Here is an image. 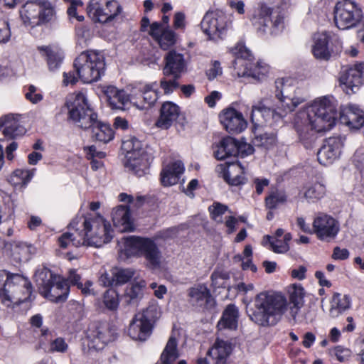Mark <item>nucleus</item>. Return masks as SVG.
Masks as SVG:
<instances>
[{
	"label": "nucleus",
	"instance_id": "nucleus-1",
	"mask_svg": "<svg viewBox=\"0 0 364 364\" xmlns=\"http://www.w3.org/2000/svg\"><path fill=\"white\" fill-rule=\"evenodd\" d=\"M275 104L272 97H263L252 105L250 120L255 127L267 123L272 125L281 120L284 112L296 107V80L294 77L278 78L275 80Z\"/></svg>",
	"mask_w": 364,
	"mask_h": 364
},
{
	"label": "nucleus",
	"instance_id": "nucleus-2",
	"mask_svg": "<svg viewBox=\"0 0 364 364\" xmlns=\"http://www.w3.org/2000/svg\"><path fill=\"white\" fill-rule=\"evenodd\" d=\"M114 230L110 223L100 216H81L75 218L70 223L69 231L58 239L63 248L70 244L75 247L88 246L100 248L111 242Z\"/></svg>",
	"mask_w": 364,
	"mask_h": 364
},
{
	"label": "nucleus",
	"instance_id": "nucleus-3",
	"mask_svg": "<svg viewBox=\"0 0 364 364\" xmlns=\"http://www.w3.org/2000/svg\"><path fill=\"white\" fill-rule=\"evenodd\" d=\"M69 118L82 129H91L92 136L104 143L114 138L111 127L97 121V115L90 107L85 92L80 91L68 95L66 100Z\"/></svg>",
	"mask_w": 364,
	"mask_h": 364
},
{
	"label": "nucleus",
	"instance_id": "nucleus-4",
	"mask_svg": "<svg viewBox=\"0 0 364 364\" xmlns=\"http://www.w3.org/2000/svg\"><path fill=\"white\" fill-rule=\"evenodd\" d=\"M287 300L280 292H262L257 295L250 319L258 325L276 324L287 309Z\"/></svg>",
	"mask_w": 364,
	"mask_h": 364
},
{
	"label": "nucleus",
	"instance_id": "nucleus-5",
	"mask_svg": "<svg viewBox=\"0 0 364 364\" xmlns=\"http://www.w3.org/2000/svg\"><path fill=\"white\" fill-rule=\"evenodd\" d=\"M119 245L121 257H144L149 268L156 269L160 267L161 253L152 239L129 236L122 239Z\"/></svg>",
	"mask_w": 364,
	"mask_h": 364
},
{
	"label": "nucleus",
	"instance_id": "nucleus-6",
	"mask_svg": "<svg viewBox=\"0 0 364 364\" xmlns=\"http://www.w3.org/2000/svg\"><path fill=\"white\" fill-rule=\"evenodd\" d=\"M31 294V284L19 274L10 275L0 270V299L6 306L27 301Z\"/></svg>",
	"mask_w": 364,
	"mask_h": 364
},
{
	"label": "nucleus",
	"instance_id": "nucleus-7",
	"mask_svg": "<svg viewBox=\"0 0 364 364\" xmlns=\"http://www.w3.org/2000/svg\"><path fill=\"white\" fill-rule=\"evenodd\" d=\"M235 57L232 63L235 74L239 77H251L262 80L269 72V66L263 61L253 62L251 51L243 44H237L232 50Z\"/></svg>",
	"mask_w": 364,
	"mask_h": 364
},
{
	"label": "nucleus",
	"instance_id": "nucleus-8",
	"mask_svg": "<svg viewBox=\"0 0 364 364\" xmlns=\"http://www.w3.org/2000/svg\"><path fill=\"white\" fill-rule=\"evenodd\" d=\"M337 105L332 97H323L306 108L309 123L317 132L330 130L337 119Z\"/></svg>",
	"mask_w": 364,
	"mask_h": 364
},
{
	"label": "nucleus",
	"instance_id": "nucleus-9",
	"mask_svg": "<svg viewBox=\"0 0 364 364\" xmlns=\"http://www.w3.org/2000/svg\"><path fill=\"white\" fill-rule=\"evenodd\" d=\"M122 149L124 152V166L129 171L138 177L149 173L152 158L139 140L132 137L123 141Z\"/></svg>",
	"mask_w": 364,
	"mask_h": 364
},
{
	"label": "nucleus",
	"instance_id": "nucleus-10",
	"mask_svg": "<svg viewBox=\"0 0 364 364\" xmlns=\"http://www.w3.org/2000/svg\"><path fill=\"white\" fill-rule=\"evenodd\" d=\"M74 68L79 80L83 83H92L105 74V59L98 51L82 52L75 60Z\"/></svg>",
	"mask_w": 364,
	"mask_h": 364
},
{
	"label": "nucleus",
	"instance_id": "nucleus-11",
	"mask_svg": "<svg viewBox=\"0 0 364 364\" xmlns=\"http://www.w3.org/2000/svg\"><path fill=\"white\" fill-rule=\"evenodd\" d=\"M250 20L261 36H277L283 31L285 26L283 16L264 4L259 6Z\"/></svg>",
	"mask_w": 364,
	"mask_h": 364
},
{
	"label": "nucleus",
	"instance_id": "nucleus-12",
	"mask_svg": "<svg viewBox=\"0 0 364 364\" xmlns=\"http://www.w3.org/2000/svg\"><path fill=\"white\" fill-rule=\"evenodd\" d=\"M231 25L230 17L220 10L208 11L200 23L203 32L209 40L215 42L226 36Z\"/></svg>",
	"mask_w": 364,
	"mask_h": 364
},
{
	"label": "nucleus",
	"instance_id": "nucleus-13",
	"mask_svg": "<svg viewBox=\"0 0 364 364\" xmlns=\"http://www.w3.org/2000/svg\"><path fill=\"white\" fill-rule=\"evenodd\" d=\"M363 13L360 6L353 0H343L336 4L334 9V21L339 29L356 27L362 21Z\"/></svg>",
	"mask_w": 364,
	"mask_h": 364
},
{
	"label": "nucleus",
	"instance_id": "nucleus-14",
	"mask_svg": "<svg viewBox=\"0 0 364 364\" xmlns=\"http://www.w3.org/2000/svg\"><path fill=\"white\" fill-rule=\"evenodd\" d=\"M138 90L133 85L127 86L125 89L109 85L105 88L104 93L112 109L125 110L130 105L135 107H143V105L138 103Z\"/></svg>",
	"mask_w": 364,
	"mask_h": 364
},
{
	"label": "nucleus",
	"instance_id": "nucleus-15",
	"mask_svg": "<svg viewBox=\"0 0 364 364\" xmlns=\"http://www.w3.org/2000/svg\"><path fill=\"white\" fill-rule=\"evenodd\" d=\"M88 16L95 22L109 23L122 12V7L116 0H90L87 6Z\"/></svg>",
	"mask_w": 364,
	"mask_h": 364
},
{
	"label": "nucleus",
	"instance_id": "nucleus-16",
	"mask_svg": "<svg viewBox=\"0 0 364 364\" xmlns=\"http://www.w3.org/2000/svg\"><path fill=\"white\" fill-rule=\"evenodd\" d=\"M313 230L318 240L330 242L337 237L340 224L332 216L319 213L314 220Z\"/></svg>",
	"mask_w": 364,
	"mask_h": 364
},
{
	"label": "nucleus",
	"instance_id": "nucleus-17",
	"mask_svg": "<svg viewBox=\"0 0 364 364\" xmlns=\"http://www.w3.org/2000/svg\"><path fill=\"white\" fill-rule=\"evenodd\" d=\"M339 81L346 94L355 93V90L364 83V63H356L343 70Z\"/></svg>",
	"mask_w": 364,
	"mask_h": 364
},
{
	"label": "nucleus",
	"instance_id": "nucleus-18",
	"mask_svg": "<svg viewBox=\"0 0 364 364\" xmlns=\"http://www.w3.org/2000/svg\"><path fill=\"white\" fill-rule=\"evenodd\" d=\"M343 145L344 139L341 136L328 138L317 152L320 164L323 165L332 164L340 156Z\"/></svg>",
	"mask_w": 364,
	"mask_h": 364
},
{
	"label": "nucleus",
	"instance_id": "nucleus-19",
	"mask_svg": "<svg viewBox=\"0 0 364 364\" xmlns=\"http://www.w3.org/2000/svg\"><path fill=\"white\" fill-rule=\"evenodd\" d=\"M219 118L220 123L229 133H240L247 127V122L242 114L232 107L223 110Z\"/></svg>",
	"mask_w": 364,
	"mask_h": 364
},
{
	"label": "nucleus",
	"instance_id": "nucleus-20",
	"mask_svg": "<svg viewBox=\"0 0 364 364\" xmlns=\"http://www.w3.org/2000/svg\"><path fill=\"white\" fill-rule=\"evenodd\" d=\"M331 38V34L327 31L314 34L311 52L316 59L325 61L331 59L333 53Z\"/></svg>",
	"mask_w": 364,
	"mask_h": 364
},
{
	"label": "nucleus",
	"instance_id": "nucleus-21",
	"mask_svg": "<svg viewBox=\"0 0 364 364\" xmlns=\"http://www.w3.org/2000/svg\"><path fill=\"white\" fill-rule=\"evenodd\" d=\"M164 75H172L179 78L186 71L187 63L183 54L176 50L168 51L165 58Z\"/></svg>",
	"mask_w": 364,
	"mask_h": 364
},
{
	"label": "nucleus",
	"instance_id": "nucleus-22",
	"mask_svg": "<svg viewBox=\"0 0 364 364\" xmlns=\"http://www.w3.org/2000/svg\"><path fill=\"white\" fill-rule=\"evenodd\" d=\"M149 35L164 50H167L176 42V35L175 32L169 27H166L159 22H154L151 23Z\"/></svg>",
	"mask_w": 364,
	"mask_h": 364
},
{
	"label": "nucleus",
	"instance_id": "nucleus-23",
	"mask_svg": "<svg viewBox=\"0 0 364 364\" xmlns=\"http://www.w3.org/2000/svg\"><path fill=\"white\" fill-rule=\"evenodd\" d=\"M341 122L350 129H360L364 124V112L355 105L341 107Z\"/></svg>",
	"mask_w": 364,
	"mask_h": 364
},
{
	"label": "nucleus",
	"instance_id": "nucleus-24",
	"mask_svg": "<svg viewBox=\"0 0 364 364\" xmlns=\"http://www.w3.org/2000/svg\"><path fill=\"white\" fill-rule=\"evenodd\" d=\"M21 115L9 114L0 118V130L6 138H15L25 134V128L20 124ZM2 139L0 137V140Z\"/></svg>",
	"mask_w": 364,
	"mask_h": 364
},
{
	"label": "nucleus",
	"instance_id": "nucleus-25",
	"mask_svg": "<svg viewBox=\"0 0 364 364\" xmlns=\"http://www.w3.org/2000/svg\"><path fill=\"white\" fill-rule=\"evenodd\" d=\"M292 236L289 232H284L283 229H277L274 235H266L263 239V245H269L270 249L275 253L284 254L289 250V242Z\"/></svg>",
	"mask_w": 364,
	"mask_h": 364
},
{
	"label": "nucleus",
	"instance_id": "nucleus-26",
	"mask_svg": "<svg viewBox=\"0 0 364 364\" xmlns=\"http://www.w3.org/2000/svg\"><path fill=\"white\" fill-rule=\"evenodd\" d=\"M180 107L172 102H164L160 109V116L156 126L161 129H168L179 117Z\"/></svg>",
	"mask_w": 364,
	"mask_h": 364
},
{
	"label": "nucleus",
	"instance_id": "nucleus-27",
	"mask_svg": "<svg viewBox=\"0 0 364 364\" xmlns=\"http://www.w3.org/2000/svg\"><path fill=\"white\" fill-rule=\"evenodd\" d=\"M154 326L136 314L128 328L129 336L134 341H145L151 336Z\"/></svg>",
	"mask_w": 364,
	"mask_h": 364
},
{
	"label": "nucleus",
	"instance_id": "nucleus-28",
	"mask_svg": "<svg viewBox=\"0 0 364 364\" xmlns=\"http://www.w3.org/2000/svg\"><path fill=\"white\" fill-rule=\"evenodd\" d=\"M112 218L114 226L121 232L132 231L134 221L129 207L119 205L113 209Z\"/></svg>",
	"mask_w": 364,
	"mask_h": 364
},
{
	"label": "nucleus",
	"instance_id": "nucleus-29",
	"mask_svg": "<svg viewBox=\"0 0 364 364\" xmlns=\"http://www.w3.org/2000/svg\"><path fill=\"white\" fill-rule=\"evenodd\" d=\"M224 179L232 186H239L245 182L244 167L237 161L227 162L220 165Z\"/></svg>",
	"mask_w": 364,
	"mask_h": 364
},
{
	"label": "nucleus",
	"instance_id": "nucleus-30",
	"mask_svg": "<svg viewBox=\"0 0 364 364\" xmlns=\"http://www.w3.org/2000/svg\"><path fill=\"white\" fill-rule=\"evenodd\" d=\"M88 344L90 348L100 350L109 341H112L110 332L105 326H92L87 331Z\"/></svg>",
	"mask_w": 364,
	"mask_h": 364
},
{
	"label": "nucleus",
	"instance_id": "nucleus-31",
	"mask_svg": "<svg viewBox=\"0 0 364 364\" xmlns=\"http://www.w3.org/2000/svg\"><path fill=\"white\" fill-rule=\"evenodd\" d=\"M134 87L139 90L137 92L138 103L143 105V107H136L138 109L143 110L154 105L158 99L156 82L146 85L139 83Z\"/></svg>",
	"mask_w": 364,
	"mask_h": 364
},
{
	"label": "nucleus",
	"instance_id": "nucleus-32",
	"mask_svg": "<svg viewBox=\"0 0 364 364\" xmlns=\"http://www.w3.org/2000/svg\"><path fill=\"white\" fill-rule=\"evenodd\" d=\"M185 170L181 161H176L165 166L161 172V181L164 186L176 184Z\"/></svg>",
	"mask_w": 364,
	"mask_h": 364
},
{
	"label": "nucleus",
	"instance_id": "nucleus-33",
	"mask_svg": "<svg viewBox=\"0 0 364 364\" xmlns=\"http://www.w3.org/2000/svg\"><path fill=\"white\" fill-rule=\"evenodd\" d=\"M188 297L193 306L203 308L210 302L211 294L205 284H198L188 289Z\"/></svg>",
	"mask_w": 364,
	"mask_h": 364
},
{
	"label": "nucleus",
	"instance_id": "nucleus-34",
	"mask_svg": "<svg viewBox=\"0 0 364 364\" xmlns=\"http://www.w3.org/2000/svg\"><path fill=\"white\" fill-rule=\"evenodd\" d=\"M48 289V292H43L42 295L55 302L65 300L69 293L68 283L60 276L55 279Z\"/></svg>",
	"mask_w": 364,
	"mask_h": 364
},
{
	"label": "nucleus",
	"instance_id": "nucleus-35",
	"mask_svg": "<svg viewBox=\"0 0 364 364\" xmlns=\"http://www.w3.org/2000/svg\"><path fill=\"white\" fill-rule=\"evenodd\" d=\"M232 350V346L229 341L217 338L208 354L215 360V364H225Z\"/></svg>",
	"mask_w": 364,
	"mask_h": 364
},
{
	"label": "nucleus",
	"instance_id": "nucleus-36",
	"mask_svg": "<svg viewBox=\"0 0 364 364\" xmlns=\"http://www.w3.org/2000/svg\"><path fill=\"white\" fill-rule=\"evenodd\" d=\"M39 0L28 1L21 9L20 15L23 23L32 27L40 24Z\"/></svg>",
	"mask_w": 364,
	"mask_h": 364
},
{
	"label": "nucleus",
	"instance_id": "nucleus-37",
	"mask_svg": "<svg viewBox=\"0 0 364 364\" xmlns=\"http://www.w3.org/2000/svg\"><path fill=\"white\" fill-rule=\"evenodd\" d=\"M239 309L232 304H228L224 309L222 316L218 322V331L225 329L235 330L237 328Z\"/></svg>",
	"mask_w": 364,
	"mask_h": 364
},
{
	"label": "nucleus",
	"instance_id": "nucleus-38",
	"mask_svg": "<svg viewBox=\"0 0 364 364\" xmlns=\"http://www.w3.org/2000/svg\"><path fill=\"white\" fill-rule=\"evenodd\" d=\"M11 257L17 262H26L37 252L36 248L31 244L22 241H14L10 244Z\"/></svg>",
	"mask_w": 364,
	"mask_h": 364
},
{
	"label": "nucleus",
	"instance_id": "nucleus-39",
	"mask_svg": "<svg viewBox=\"0 0 364 364\" xmlns=\"http://www.w3.org/2000/svg\"><path fill=\"white\" fill-rule=\"evenodd\" d=\"M325 193V186L316 181L306 182L299 191L300 196L309 202L322 198Z\"/></svg>",
	"mask_w": 364,
	"mask_h": 364
},
{
	"label": "nucleus",
	"instance_id": "nucleus-40",
	"mask_svg": "<svg viewBox=\"0 0 364 364\" xmlns=\"http://www.w3.org/2000/svg\"><path fill=\"white\" fill-rule=\"evenodd\" d=\"M41 55L47 61L51 71L57 70L63 61V55L60 50L50 46L38 47Z\"/></svg>",
	"mask_w": 364,
	"mask_h": 364
},
{
	"label": "nucleus",
	"instance_id": "nucleus-41",
	"mask_svg": "<svg viewBox=\"0 0 364 364\" xmlns=\"http://www.w3.org/2000/svg\"><path fill=\"white\" fill-rule=\"evenodd\" d=\"M351 306V301L348 295H342L340 293H334L331 301L329 316L337 318L344 311L349 309Z\"/></svg>",
	"mask_w": 364,
	"mask_h": 364
},
{
	"label": "nucleus",
	"instance_id": "nucleus-42",
	"mask_svg": "<svg viewBox=\"0 0 364 364\" xmlns=\"http://www.w3.org/2000/svg\"><path fill=\"white\" fill-rule=\"evenodd\" d=\"M58 275L54 274L46 267H41L37 269L34 278L41 294L43 292H48V287L55 280L56 278H58Z\"/></svg>",
	"mask_w": 364,
	"mask_h": 364
},
{
	"label": "nucleus",
	"instance_id": "nucleus-43",
	"mask_svg": "<svg viewBox=\"0 0 364 364\" xmlns=\"http://www.w3.org/2000/svg\"><path fill=\"white\" fill-rule=\"evenodd\" d=\"M237 141L232 138L223 139L214 151V155L218 160H223L230 156H235Z\"/></svg>",
	"mask_w": 364,
	"mask_h": 364
},
{
	"label": "nucleus",
	"instance_id": "nucleus-44",
	"mask_svg": "<svg viewBox=\"0 0 364 364\" xmlns=\"http://www.w3.org/2000/svg\"><path fill=\"white\" fill-rule=\"evenodd\" d=\"M178 357L177 341L173 336H171L161 353L160 360L156 364H173Z\"/></svg>",
	"mask_w": 364,
	"mask_h": 364
},
{
	"label": "nucleus",
	"instance_id": "nucleus-45",
	"mask_svg": "<svg viewBox=\"0 0 364 364\" xmlns=\"http://www.w3.org/2000/svg\"><path fill=\"white\" fill-rule=\"evenodd\" d=\"M36 169L15 170L9 177V182L15 187H25L32 179L35 174Z\"/></svg>",
	"mask_w": 364,
	"mask_h": 364
},
{
	"label": "nucleus",
	"instance_id": "nucleus-46",
	"mask_svg": "<svg viewBox=\"0 0 364 364\" xmlns=\"http://www.w3.org/2000/svg\"><path fill=\"white\" fill-rule=\"evenodd\" d=\"M139 318H142L146 321L151 323L154 326L156 320L160 317L161 310L158 303L156 301H151L148 307L142 312L136 314Z\"/></svg>",
	"mask_w": 364,
	"mask_h": 364
},
{
	"label": "nucleus",
	"instance_id": "nucleus-47",
	"mask_svg": "<svg viewBox=\"0 0 364 364\" xmlns=\"http://www.w3.org/2000/svg\"><path fill=\"white\" fill-rule=\"evenodd\" d=\"M316 132H317L312 127L311 129L308 127H304L299 131V142L305 149H311L314 146L317 138Z\"/></svg>",
	"mask_w": 364,
	"mask_h": 364
},
{
	"label": "nucleus",
	"instance_id": "nucleus-48",
	"mask_svg": "<svg viewBox=\"0 0 364 364\" xmlns=\"http://www.w3.org/2000/svg\"><path fill=\"white\" fill-rule=\"evenodd\" d=\"M252 143L255 146L269 150L276 145L277 139L273 133H264L255 136L252 139Z\"/></svg>",
	"mask_w": 364,
	"mask_h": 364
},
{
	"label": "nucleus",
	"instance_id": "nucleus-49",
	"mask_svg": "<svg viewBox=\"0 0 364 364\" xmlns=\"http://www.w3.org/2000/svg\"><path fill=\"white\" fill-rule=\"evenodd\" d=\"M41 9L39 10L40 24L51 21L55 14L54 5L48 0H39Z\"/></svg>",
	"mask_w": 364,
	"mask_h": 364
},
{
	"label": "nucleus",
	"instance_id": "nucleus-50",
	"mask_svg": "<svg viewBox=\"0 0 364 364\" xmlns=\"http://www.w3.org/2000/svg\"><path fill=\"white\" fill-rule=\"evenodd\" d=\"M209 211L211 218L217 223H223L225 218L223 215L228 212L230 213L227 205L217 202L213 203V204L209 207Z\"/></svg>",
	"mask_w": 364,
	"mask_h": 364
},
{
	"label": "nucleus",
	"instance_id": "nucleus-51",
	"mask_svg": "<svg viewBox=\"0 0 364 364\" xmlns=\"http://www.w3.org/2000/svg\"><path fill=\"white\" fill-rule=\"evenodd\" d=\"M112 274L115 285H120L127 283L134 276V270L132 269H119L114 268Z\"/></svg>",
	"mask_w": 364,
	"mask_h": 364
},
{
	"label": "nucleus",
	"instance_id": "nucleus-52",
	"mask_svg": "<svg viewBox=\"0 0 364 364\" xmlns=\"http://www.w3.org/2000/svg\"><path fill=\"white\" fill-rule=\"evenodd\" d=\"M314 296L307 292L303 287L297 284V309L309 306L314 301Z\"/></svg>",
	"mask_w": 364,
	"mask_h": 364
},
{
	"label": "nucleus",
	"instance_id": "nucleus-53",
	"mask_svg": "<svg viewBox=\"0 0 364 364\" xmlns=\"http://www.w3.org/2000/svg\"><path fill=\"white\" fill-rule=\"evenodd\" d=\"M103 303L108 309H116L119 304V296L117 291L112 289H109L106 291L103 296Z\"/></svg>",
	"mask_w": 364,
	"mask_h": 364
},
{
	"label": "nucleus",
	"instance_id": "nucleus-54",
	"mask_svg": "<svg viewBox=\"0 0 364 364\" xmlns=\"http://www.w3.org/2000/svg\"><path fill=\"white\" fill-rule=\"evenodd\" d=\"M146 286V283L144 279L135 282L131 288L127 289L126 295L129 296L131 300L138 299L141 296Z\"/></svg>",
	"mask_w": 364,
	"mask_h": 364
},
{
	"label": "nucleus",
	"instance_id": "nucleus-55",
	"mask_svg": "<svg viewBox=\"0 0 364 364\" xmlns=\"http://www.w3.org/2000/svg\"><path fill=\"white\" fill-rule=\"evenodd\" d=\"M286 200L287 196L284 193L274 192L266 198V206L269 209H274L277 208L279 204L285 202Z\"/></svg>",
	"mask_w": 364,
	"mask_h": 364
},
{
	"label": "nucleus",
	"instance_id": "nucleus-56",
	"mask_svg": "<svg viewBox=\"0 0 364 364\" xmlns=\"http://www.w3.org/2000/svg\"><path fill=\"white\" fill-rule=\"evenodd\" d=\"M25 97L32 104H37L43 100L42 92L34 85H29L25 90Z\"/></svg>",
	"mask_w": 364,
	"mask_h": 364
},
{
	"label": "nucleus",
	"instance_id": "nucleus-57",
	"mask_svg": "<svg viewBox=\"0 0 364 364\" xmlns=\"http://www.w3.org/2000/svg\"><path fill=\"white\" fill-rule=\"evenodd\" d=\"M68 349V344L61 337L52 340L49 344L48 350L50 353H65Z\"/></svg>",
	"mask_w": 364,
	"mask_h": 364
},
{
	"label": "nucleus",
	"instance_id": "nucleus-58",
	"mask_svg": "<svg viewBox=\"0 0 364 364\" xmlns=\"http://www.w3.org/2000/svg\"><path fill=\"white\" fill-rule=\"evenodd\" d=\"M67 2L70 3V6L68 8V14L70 19L75 18L78 21H82L84 16L82 15H78L77 13V7L82 6V2L80 0H65Z\"/></svg>",
	"mask_w": 364,
	"mask_h": 364
},
{
	"label": "nucleus",
	"instance_id": "nucleus-59",
	"mask_svg": "<svg viewBox=\"0 0 364 364\" xmlns=\"http://www.w3.org/2000/svg\"><path fill=\"white\" fill-rule=\"evenodd\" d=\"M11 29L7 20L0 18V43H7L11 38Z\"/></svg>",
	"mask_w": 364,
	"mask_h": 364
},
{
	"label": "nucleus",
	"instance_id": "nucleus-60",
	"mask_svg": "<svg viewBox=\"0 0 364 364\" xmlns=\"http://www.w3.org/2000/svg\"><path fill=\"white\" fill-rule=\"evenodd\" d=\"M177 79L178 78L175 77L171 80L164 78L161 80L160 85L165 94L168 95L172 93L178 87V83Z\"/></svg>",
	"mask_w": 364,
	"mask_h": 364
},
{
	"label": "nucleus",
	"instance_id": "nucleus-61",
	"mask_svg": "<svg viewBox=\"0 0 364 364\" xmlns=\"http://www.w3.org/2000/svg\"><path fill=\"white\" fill-rule=\"evenodd\" d=\"M254 152L253 146L246 142L237 141V151H235V156H239L242 158L252 154Z\"/></svg>",
	"mask_w": 364,
	"mask_h": 364
},
{
	"label": "nucleus",
	"instance_id": "nucleus-62",
	"mask_svg": "<svg viewBox=\"0 0 364 364\" xmlns=\"http://www.w3.org/2000/svg\"><path fill=\"white\" fill-rule=\"evenodd\" d=\"M333 353L339 361L344 362L351 356L352 353L349 348L338 346L333 349Z\"/></svg>",
	"mask_w": 364,
	"mask_h": 364
},
{
	"label": "nucleus",
	"instance_id": "nucleus-63",
	"mask_svg": "<svg viewBox=\"0 0 364 364\" xmlns=\"http://www.w3.org/2000/svg\"><path fill=\"white\" fill-rule=\"evenodd\" d=\"M84 151L88 159H102L105 156V153L101 151H97L95 146H86L84 148Z\"/></svg>",
	"mask_w": 364,
	"mask_h": 364
},
{
	"label": "nucleus",
	"instance_id": "nucleus-64",
	"mask_svg": "<svg viewBox=\"0 0 364 364\" xmlns=\"http://www.w3.org/2000/svg\"><path fill=\"white\" fill-rule=\"evenodd\" d=\"M223 223L227 228L226 232L228 234H232L235 231L237 225V219L235 217L231 215H225Z\"/></svg>",
	"mask_w": 364,
	"mask_h": 364
}]
</instances>
